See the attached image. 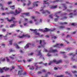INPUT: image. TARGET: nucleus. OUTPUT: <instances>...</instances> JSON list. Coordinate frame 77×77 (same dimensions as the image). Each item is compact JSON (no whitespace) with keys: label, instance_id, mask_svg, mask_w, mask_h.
Returning <instances> with one entry per match:
<instances>
[{"label":"nucleus","instance_id":"obj_47","mask_svg":"<svg viewBox=\"0 0 77 77\" xmlns=\"http://www.w3.org/2000/svg\"><path fill=\"white\" fill-rule=\"evenodd\" d=\"M47 56H48V57H49V56H51V54H49V53H48L47 54Z\"/></svg>","mask_w":77,"mask_h":77},{"label":"nucleus","instance_id":"obj_4","mask_svg":"<svg viewBox=\"0 0 77 77\" xmlns=\"http://www.w3.org/2000/svg\"><path fill=\"white\" fill-rule=\"evenodd\" d=\"M42 9L40 11V12H41L43 14H50V12L48 11V10H46L45 11H44L43 8H42V7L41 8Z\"/></svg>","mask_w":77,"mask_h":77},{"label":"nucleus","instance_id":"obj_16","mask_svg":"<svg viewBox=\"0 0 77 77\" xmlns=\"http://www.w3.org/2000/svg\"><path fill=\"white\" fill-rule=\"evenodd\" d=\"M48 31H50V29L47 28H45V30L43 31V32H46Z\"/></svg>","mask_w":77,"mask_h":77},{"label":"nucleus","instance_id":"obj_53","mask_svg":"<svg viewBox=\"0 0 77 77\" xmlns=\"http://www.w3.org/2000/svg\"><path fill=\"white\" fill-rule=\"evenodd\" d=\"M10 58L11 59H14V57H12L10 56Z\"/></svg>","mask_w":77,"mask_h":77},{"label":"nucleus","instance_id":"obj_50","mask_svg":"<svg viewBox=\"0 0 77 77\" xmlns=\"http://www.w3.org/2000/svg\"><path fill=\"white\" fill-rule=\"evenodd\" d=\"M29 23H30V24H32L33 23V21H32V20H30L29 21Z\"/></svg>","mask_w":77,"mask_h":77},{"label":"nucleus","instance_id":"obj_43","mask_svg":"<svg viewBox=\"0 0 77 77\" xmlns=\"http://www.w3.org/2000/svg\"><path fill=\"white\" fill-rule=\"evenodd\" d=\"M67 12H71V11H72L71 10H69L68 9H67Z\"/></svg>","mask_w":77,"mask_h":77},{"label":"nucleus","instance_id":"obj_51","mask_svg":"<svg viewBox=\"0 0 77 77\" xmlns=\"http://www.w3.org/2000/svg\"><path fill=\"white\" fill-rule=\"evenodd\" d=\"M58 69H57V68H56V67H54V70H57Z\"/></svg>","mask_w":77,"mask_h":77},{"label":"nucleus","instance_id":"obj_6","mask_svg":"<svg viewBox=\"0 0 77 77\" xmlns=\"http://www.w3.org/2000/svg\"><path fill=\"white\" fill-rule=\"evenodd\" d=\"M24 37H25V38L27 37L29 38L30 37V36L28 34H23L22 36H20V35L18 36V37L19 38H23Z\"/></svg>","mask_w":77,"mask_h":77},{"label":"nucleus","instance_id":"obj_41","mask_svg":"<svg viewBox=\"0 0 77 77\" xmlns=\"http://www.w3.org/2000/svg\"><path fill=\"white\" fill-rule=\"evenodd\" d=\"M46 71L45 69H43L42 70V72H45Z\"/></svg>","mask_w":77,"mask_h":77},{"label":"nucleus","instance_id":"obj_64","mask_svg":"<svg viewBox=\"0 0 77 77\" xmlns=\"http://www.w3.org/2000/svg\"><path fill=\"white\" fill-rule=\"evenodd\" d=\"M45 37H46V38H49V36L48 35H45Z\"/></svg>","mask_w":77,"mask_h":77},{"label":"nucleus","instance_id":"obj_10","mask_svg":"<svg viewBox=\"0 0 77 77\" xmlns=\"http://www.w3.org/2000/svg\"><path fill=\"white\" fill-rule=\"evenodd\" d=\"M18 10L19 11H17V10H16V12L17 14H17H20V12H21V11H22V10H21V9H20L19 8H18Z\"/></svg>","mask_w":77,"mask_h":77},{"label":"nucleus","instance_id":"obj_1","mask_svg":"<svg viewBox=\"0 0 77 77\" xmlns=\"http://www.w3.org/2000/svg\"><path fill=\"white\" fill-rule=\"evenodd\" d=\"M39 44L41 45V46H38L39 48L40 47H45V45L46 44V43L45 42V40H43L42 41L41 40H40Z\"/></svg>","mask_w":77,"mask_h":77},{"label":"nucleus","instance_id":"obj_59","mask_svg":"<svg viewBox=\"0 0 77 77\" xmlns=\"http://www.w3.org/2000/svg\"><path fill=\"white\" fill-rule=\"evenodd\" d=\"M71 25H72V26H75V24H74V23H72Z\"/></svg>","mask_w":77,"mask_h":77},{"label":"nucleus","instance_id":"obj_55","mask_svg":"<svg viewBox=\"0 0 77 77\" xmlns=\"http://www.w3.org/2000/svg\"><path fill=\"white\" fill-rule=\"evenodd\" d=\"M11 3H12V2H8V5H10V4H11Z\"/></svg>","mask_w":77,"mask_h":77},{"label":"nucleus","instance_id":"obj_19","mask_svg":"<svg viewBox=\"0 0 77 77\" xmlns=\"http://www.w3.org/2000/svg\"><path fill=\"white\" fill-rule=\"evenodd\" d=\"M67 23H68L66 22H63V23L61 22L60 23V24L61 25H65V24H67Z\"/></svg>","mask_w":77,"mask_h":77},{"label":"nucleus","instance_id":"obj_56","mask_svg":"<svg viewBox=\"0 0 77 77\" xmlns=\"http://www.w3.org/2000/svg\"><path fill=\"white\" fill-rule=\"evenodd\" d=\"M73 68H77V67L75 66H73Z\"/></svg>","mask_w":77,"mask_h":77},{"label":"nucleus","instance_id":"obj_22","mask_svg":"<svg viewBox=\"0 0 77 77\" xmlns=\"http://www.w3.org/2000/svg\"><path fill=\"white\" fill-rule=\"evenodd\" d=\"M22 14H23V15H26V16H28V15H29V13H22Z\"/></svg>","mask_w":77,"mask_h":77},{"label":"nucleus","instance_id":"obj_36","mask_svg":"<svg viewBox=\"0 0 77 77\" xmlns=\"http://www.w3.org/2000/svg\"><path fill=\"white\" fill-rule=\"evenodd\" d=\"M13 41V40H12L11 41H9L10 45H12V42Z\"/></svg>","mask_w":77,"mask_h":77},{"label":"nucleus","instance_id":"obj_18","mask_svg":"<svg viewBox=\"0 0 77 77\" xmlns=\"http://www.w3.org/2000/svg\"><path fill=\"white\" fill-rule=\"evenodd\" d=\"M10 8L11 9H15V5L10 6Z\"/></svg>","mask_w":77,"mask_h":77},{"label":"nucleus","instance_id":"obj_31","mask_svg":"<svg viewBox=\"0 0 77 77\" xmlns=\"http://www.w3.org/2000/svg\"><path fill=\"white\" fill-rule=\"evenodd\" d=\"M23 42H24V41H19V42L18 43V44H20L23 43Z\"/></svg>","mask_w":77,"mask_h":77},{"label":"nucleus","instance_id":"obj_63","mask_svg":"<svg viewBox=\"0 0 77 77\" xmlns=\"http://www.w3.org/2000/svg\"><path fill=\"white\" fill-rule=\"evenodd\" d=\"M48 77V74L47 73H46L45 75V77Z\"/></svg>","mask_w":77,"mask_h":77},{"label":"nucleus","instance_id":"obj_57","mask_svg":"<svg viewBox=\"0 0 77 77\" xmlns=\"http://www.w3.org/2000/svg\"><path fill=\"white\" fill-rule=\"evenodd\" d=\"M63 57L65 59H66V58H68V57H67V56H65Z\"/></svg>","mask_w":77,"mask_h":77},{"label":"nucleus","instance_id":"obj_33","mask_svg":"<svg viewBox=\"0 0 77 77\" xmlns=\"http://www.w3.org/2000/svg\"><path fill=\"white\" fill-rule=\"evenodd\" d=\"M56 30V29L55 28H53L52 30L50 29V31L51 32H54V31Z\"/></svg>","mask_w":77,"mask_h":77},{"label":"nucleus","instance_id":"obj_23","mask_svg":"<svg viewBox=\"0 0 77 77\" xmlns=\"http://www.w3.org/2000/svg\"><path fill=\"white\" fill-rule=\"evenodd\" d=\"M62 5L63 6H64V8L65 9H63V11H65V9H66L67 8L66 7V6H65V4H62Z\"/></svg>","mask_w":77,"mask_h":77},{"label":"nucleus","instance_id":"obj_14","mask_svg":"<svg viewBox=\"0 0 77 77\" xmlns=\"http://www.w3.org/2000/svg\"><path fill=\"white\" fill-rule=\"evenodd\" d=\"M61 13V11H59V12H58L56 13L55 14V17H57V18H58L59 17V16H57V15L58 14H60Z\"/></svg>","mask_w":77,"mask_h":77},{"label":"nucleus","instance_id":"obj_49","mask_svg":"<svg viewBox=\"0 0 77 77\" xmlns=\"http://www.w3.org/2000/svg\"><path fill=\"white\" fill-rule=\"evenodd\" d=\"M52 38H54V39H56V38H57V37H56V36H53L52 37Z\"/></svg>","mask_w":77,"mask_h":77},{"label":"nucleus","instance_id":"obj_11","mask_svg":"<svg viewBox=\"0 0 77 77\" xmlns=\"http://www.w3.org/2000/svg\"><path fill=\"white\" fill-rule=\"evenodd\" d=\"M41 50H40L38 51V54H37V56H41L39 58L41 57H42V53H41Z\"/></svg>","mask_w":77,"mask_h":77},{"label":"nucleus","instance_id":"obj_15","mask_svg":"<svg viewBox=\"0 0 77 77\" xmlns=\"http://www.w3.org/2000/svg\"><path fill=\"white\" fill-rule=\"evenodd\" d=\"M51 52H52V53H55V52H57V49L51 50Z\"/></svg>","mask_w":77,"mask_h":77},{"label":"nucleus","instance_id":"obj_60","mask_svg":"<svg viewBox=\"0 0 77 77\" xmlns=\"http://www.w3.org/2000/svg\"><path fill=\"white\" fill-rule=\"evenodd\" d=\"M2 45L4 47H5V44H2Z\"/></svg>","mask_w":77,"mask_h":77},{"label":"nucleus","instance_id":"obj_13","mask_svg":"<svg viewBox=\"0 0 77 77\" xmlns=\"http://www.w3.org/2000/svg\"><path fill=\"white\" fill-rule=\"evenodd\" d=\"M29 45H31L30 43H28V44H27L24 47V49H26L27 48H29Z\"/></svg>","mask_w":77,"mask_h":77},{"label":"nucleus","instance_id":"obj_44","mask_svg":"<svg viewBox=\"0 0 77 77\" xmlns=\"http://www.w3.org/2000/svg\"><path fill=\"white\" fill-rule=\"evenodd\" d=\"M35 66L36 67V68L35 69H38V68H41V67H38V66Z\"/></svg>","mask_w":77,"mask_h":77},{"label":"nucleus","instance_id":"obj_52","mask_svg":"<svg viewBox=\"0 0 77 77\" xmlns=\"http://www.w3.org/2000/svg\"><path fill=\"white\" fill-rule=\"evenodd\" d=\"M34 6H36V7L38 6V5L37 4H34Z\"/></svg>","mask_w":77,"mask_h":77},{"label":"nucleus","instance_id":"obj_40","mask_svg":"<svg viewBox=\"0 0 77 77\" xmlns=\"http://www.w3.org/2000/svg\"><path fill=\"white\" fill-rule=\"evenodd\" d=\"M9 68H6L5 69V71H6L8 70H9Z\"/></svg>","mask_w":77,"mask_h":77},{"label":"nucleus","instance_id":"obj_45","mask_svg":"<svg viewBox=\"0 0 77 77\" xmlns=\"http://www.w3.org/2000/svg\"><path fill=\"white\" fill-rule=\"evenodd\" d=\"M10 77V75H7L6 76H2L1 77Z\"/></svg>","mask_w":77,"mask_h":77},{"label":"nucleus","instance_id":"obj_32","mask_svg":"<svg viewBox=\"0 0 77 77\" xmlns=\"http://www.w3.org/2000/svg\"><path fill=\"white\" fill-rule=\"evenodd\" d=\"M64 76L63 75H57L56 77H63Z\"/></svg>","mask_w":77,"mask_h":77},{"label":"nucleus","instance_id":"obj_20","mask_svg":"<svg viewBox=\"0 0 77 77\" xmlns=\"http://www.w3.org/2000/svg\"><path fill=\"white\" fill-rule=\"evenodd\" d=\"M0 6H2L1 7V9H2V11H4V10H5V8H3V5H2V4H0Z\"/></svg>","mask_w":77,"mask_h":77},{"label":"nucleus","instance_id":"obj_2","mask_svg":"<svg viewBox=\"0 0 77 77\" xmlns=\"http://www.w3.org/2000/svg\"><path fill=\"white\" fill-rule=\"evenodd\" d=\"M62 62V60H60L58 61L56 59H54L52 61H51L50 63H48V64L49 65H50L52 63H55L56 64H59L60 63H61Z\"/></svg>","mask_w":77,"mask_h":77},{"label":"nucleus","instance_id":"obj_28","mask_svg":"<svg viewBox=\"0 0 77 77\" xmlns=\"http://www.w3.org/2000/svg\"><path fill=\"white\" fill-rule=\"evenodd\" d=\"M29 69H30V70H33V69H34V67L33 66H32V67H29Z\"/></svg>","mask_w":77,"mask_h":77},{"label":"nucleus","instance_id":"obj_17","mask_svg":"<svg viewBox=\"0 0 77 77\" xmlns=\"http://www.w3.org/2000/svg\"><path fill=\"white\" fill-rule=\"evenodd\" d=\"M65 27L64 26H60L59 27H58V28H59L60 29H63L64 28H65Z\"/></svg>","mask_w":77,"mask_h":77},{"label":"nucleus","instance_id":"obj_34","mask_svg":"<svg viewBox=\"0 0 77 77\" xmlns=\"http://www.w3.org/2000/svg\"><path fill=\"white\" fill-rule=\"evenodd\" d=\"M30 4H31V2H30V1H29L27 5L28 6H29V5H30Z\"/></svg>","mask_w":77,"mask_h":77},{"label":"nucleus","instance_id":"obj_58","mask_svg":"<svg viewBox=\"0 0 77 77\" xmlns=\"http://www.w3.org/2000/svg\"><path fill=\"white\" fill-rule=\"evenodd\" d=\"M26 74L27 73H26V72H25L23 73V75H26Z\"/></svg>","mask_w":77,"mask_h":77},{"label":"nucleus","instance_id":"obj_61","mask_svg":"<svg viewBox=\"0 0 77 77\" xmlns=\"http://www.w3.org/2000/svg\"><path fill=\"white\" fill-rule=\"evenodd\" d=\"M2 31H3V32H5V31H6V29H2Z\"/></svg>","mask_w":77,"mask_h":77},{"label":"nucleus","instance_id":"obj_27","mask_svg":"<svg viewBox=\"0 0 77 77\" xmlns=\"http://www.w3.org/2000/svg\"><path fill=\"white\" fill-rule=\"evenodd\" d=\"M53 14H50L49 16V17L51 19H53Z\"/></svg>","mask_w":77,"mask_h":77},{"label":"nucleus","instance_id":"obj_5","mask_svg":"<svg viewBox=\"0 0 77 77\" xmlns=\"http://www.w3.org/2000/svg\"><path fill=\"white\" fill-rule=\"evenodd\" d=\"M63 46V44H59L57 43L56 45H53L52 47H57V48H61V47H62Z\"/></svg>","mask_w":77,"mask_h":77},{"label":"nucleus","instance_id":"obj_35","mask_svg":"<svg viewBox=\"0 0 77 77\" xmlns=\"http://www.w3.org/2000/svg\"><path fill=\"white\" fill-rule=\"evenodd\" d=\"M72 72L73 73V74H74L75 73H77V71L75 70H74V71H72Z\"/></svg>","mask_w":77,"mask_h":77},{"label":"nucleus","instance_id":"obj_21","mask_svg":"<svg viewBox=\"0 0 77 77\" xmlns=\"http://www.w3.org/2000/svg\"><path fill=\"white\" fill-rule=\"evenodd\" d=\"M15 45L16 46V48H17V49H19L20 48V47L18 45H17V44H15Z\"/></svg>","mask_w":77,"mask_h":77},{"label":"nucleus","instance_id":"obj_54","mask_svg":"<svg viewBox=\"0 0 77 77\" xmlns=\"http://www.w3.org/2000/svg\"><path fill=\"white\" fill-rule=\"evenodd\" d=\"M20 52L21 53H24V52L23 51H22L21 50H20Z\"/></svg>","mask_w":77,"mask_h":77},{"label":"nucleus","instance_id":"obj_42","mask_svg":"<svg viewBox=\"0 0 77 77\" xmlns=\"http://www.w3.org/2000/svg\"><path fill=\"white\" fill-rule=\"evenodd\" d=\"M38 74H42V72L39 71L38 72H37Z\"/></svg>","mask_w":77,"mask_h":77},{"label":"nucleus","instance_id":"obj_12","mask_svg":"<svg viewBox=\"0 0 77 77\" xmlns=\"http://www.w3.org/2000/svg\"><path fill=\"white\" fill-rule=\"evenodd\" d=\"M62 0H56L55 1H54L53 2H51V1H49V2L50 3H55V2H62Z\"/></svg>","mask_w":77,"mask_h":77},{"label":"nucleus","instance_id":"obj_25","mask_svg":"<svg viewBox=\"0 0 77 77\" xmlns=\"http://www.w3.org/2000/svg\"><path fill=\"white\" fill-rule=\"evenodd\" d=\"M0 60H1V61H5V58L3 59V57H2L0 58Z\"/></svg>","mask_w":77,"mask_h":77},{"label":"nucleus","instance_id":"obj_29","mask_svg":"<svg viewBox=\"0 0 77 77\" xmlns=\"http://www.w3.org/2000/svg\"><path fill=\"white\" fill-rule=\"evenodd\" d=\"M14 26H15V24H12L10 26V27H14Z\"/></svg>","mask_w":77,"mask_h":77},{"label":"nucleus","instance_id":"obj_24","mask_svg":"<svg viewBox=\"0 0 77 77\" xmlns=\"http://www.w3.org/2000/svg\"><path fill=\"white\" fill-rule=\"evenodd\" d=\"M23 72V70H21V72H20V71H18V75L20 74V75H22V73L21 72Z\"/></svg>","mask_w":77,"mask_h":77},{"label":"nucleus","instance_id":"obj_26","mask_svg":"<svg viewBox=\"0 0 77 77\" xmlns=\"http://www.w3.org/2000/svg\"><path fill=\"white\" fill-rule=\"evenodd\" d=\"M69 15H70V18H72V15H73V13H70L69 14Z\"/></svg>","mask_w":77,"mask_h":77},{"label":"nucleus","instance_id":"obj_37","mask_svg":"<svg viewBox=\"0 0 77 77\" xmlns=\"http://www.w3.org/2000/svg\"><path fill=\"white\" fill-rule=\"evenodd\" d=\"M65 73H66V74H68V75H70V73H69L67 71L65 72Z\"/></svg>","mask_w":77,"mask_h":77},{"label":"nucleus","instance_id":"obj_62","mask_svg":"<svg viewBox=\"0 0 77 77\" xmlns=\"http://www.w3.org/2000/svg\"><path fill=\"white\" fill-rule=\"evenodd\" d=\"M31 18L32 19H35V17H34L32 16L31 17Z\"/></svg>","mask_w":77,"mask_h":77},{"label":"nucleus","instance_id":"obj_38","mask_svg":"<svg viewBox=\"0 0 77 77\" xmlns=\"http://www.w3.org/2000/svg\"><path fill=\"white\" fill-rule=\"evenodd\" d=\"M71 49V47H68L67 48V50H70Z\"/></svg>","mask_w":77,"mask_h":77},{"label":"nucleus","instance_id":"obj_39","mask_svg":"<svg viewBox=\"0 0 77 77\" xmlns=\"http://www.w3.org/2000/svg\"><path fill=\"white\" fill-rule=\"evenodd\" d=\"M50 4V3L48 2H46L45 3H43V5H49Z\"/></svg>","mask_w":77,"mask_h":77},{"label":"nucleus","instance_id":"obj_3","mask_svg":"<svg viewBox=\"0 0 77 77\" xmlns=\"http://www.w3.org/2000/svg\"><path fill=\"white\" fill-rule=\"evenodd\" d=\"M6 19L9 22L13 21V23H17V22H18V21H14L13 20H15V17H11V20L9 19L8 17Z\"/></svg>","mask_w":77,"mask_h":77},{"label":"nucleus","instance_id":"obj_9","mask_svg":"<svg viewBox=\"0 0 77 77\" xmlns=\"http://www.w3.org/2000/svg\"><path fill=\"white\" fill-rule=\"evenodd\" d=\"M57 5H51L49 6V8H50V9H55V8H57Z\"/></svg>","mask_w":77,"mask_h":77},{"label":"nucleus","instance_id":"obj_8","mask_svg":"<svg viewBox=\"0 0 77 77\" xmlns=\"http://www.w3.org/2000/svg\"><path fill=\"white\" fill-rule=\"evenodd\" d=\"M6 14L8 15H9V14H14L15 15H17V14L16 12V10L15 11V12H14L13 11H10L9 13H7Z\"/></svg>","mask_w":77,"mask_h":77},{"label":"nucleus","instance_id":"obj_48","mask_svg":"<svg viewBox=\"0 0 77 77\" xmlns=\"http://www.w3.org/2000/svg\"><path fill=\"white\" fill-rule=\"evenodd\" d=\"M29 55H30L31 56H32L33 54V52H32L31 53L29 54Z\"/></svg>","mask_w":77,"mask_h":77},{"label":"nucleus","instance_id":"obj_7","mask_svg":"<svg viewBox=\"0 0 77 77\" xmlns=\"http://www.w3.org/2000/svg\"><path fill=\"white\" fill-rule=\"evenodd\" d=\"M30 30L31 32H33V33L34 34V35H38V36H39V35H40V34H39V33H38L37 32V31H36V30L33 29H30Z\"/></svg>","mask_w":77,"mask_h":77},{"label":"nucleus","instance_id":"obj_46","mask_svg":"<svg viewBox=\"0 0 77 77\" xmlns=\"http://www.w3.org/2000/svg\"><path fill=\"white\" fill-rule=\"evenodd\" d=\"M6 59H7V62H9V58H8V57H6Z\"/></svg>","mask_w":77,"mask_h":77},{"label":"nucleus","instance_id":"obj_30","mask_svg":"<svg viewBox=\"0 0 77 77\" xmlns=\"http://www.w3.org/2000/svg\"><path fill=\"white\" fill-rule=\"evenodd\" d=\"M0 72L1 73H3V70L1 68H0Z\"/></svg>","mask_w":77,"mask_h":77}]
</instances>
